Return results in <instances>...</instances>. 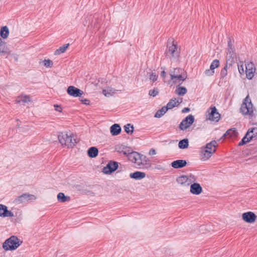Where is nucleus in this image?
Returning <instances> with one entry per match:
<instances>
[{"label":"nucleus","mask_w":257,"mask_h":257,"mask_svg":"<svg viewBox=\"0 0 257 257\" xmlns=\"http://www.w3.org/2000/svg\"><path fill=\"white\" fill-rule=\"evenodd\" d=\"M170 78L174 84L179 83V85L187 78V74L184 69L180 68H173L169 70Z\"/></svg>","instance_id":"f257e3e1"},{"label":"nucleus","mask_w":257,"mask_h":257,"mask_svg":"<svg viewBox=\"0 0 257 257\" xmlns=\"http://www.w3.org/2000/svg\"><path fill=\"white\" fill-rule=\"evenodd\" d=\"M57 199L60 202H65L69 201L70 198L69 196H65L63 193L60 192L57 195Z\"/></svg>","instance_id":"c756f323"},{"label":"nucleus","mask_w":257,"mask_h":257,"mask_svg":"<svg viewBox=\"0 0 257 257\" xmlns=\"http://www.w3.org/2000/svg\"><path fill=\"white\" fill-rule=\"evenodd\" d=\"M9 34V30L7 26H4L0 30V36L3 39L7 38Z\"/></svg>","instance_id":"cd10ccee"},{"label":"nucleus","mask_w":257,"mask_h":257,"mask_svg":"<svg viewBox=\"0 0 257 257\" xmlns=\"http://www.w3.org/2000/svg\"><path fill=\"white\" fill-rule=\"evenodd\" d=\"M204 73L207 76H212L214 74V70L209 68V69H206Z\"/></svg>","instance_id":"ea45409f"},{"label":"nucleus","mask_w":257,"mask_h":257,"mask_svg":"<svg viewBox=\"0 0 257 257\" xmlns=\"http://www.w3.org/2000/svg\"><path fill=\"white\" fill-rule=\"evenodd\" d=\"M207 119L209 120L218 122L220 118V114L218 112L217 108L215 106L210 107L207 110V113L206 115Z\"/></svg>","instance_id":"0eeeda50"},{"label":"nucleus","mask_w":257,"mask_h":257,"mask_svg":"<svg viewBox=\"0 0 257 257\" xmlns=\"http://www.w3.org/2000/svg\"><path fill=\"white\" fill-rule=\"evenodd\" d=\"M213 154L210 151H208L205 148H202L201 150V160L205 161L210 158Z\"/></svg>","instance_id":"393cba45"},{"label":"nucleus","mask_w":257,"mask_h":257,"mask_svg":"<svg viewBox=\"0 0 257 257\" xmlns=\"http://www.w3.org/2000/svg\"><path fill=\"white\" fill-rule=\"evenodd\" d=\"M44 64L46 67L51 68L52 67L53 63L51 60L48 59L44 61Z\"/></svg>","instance_id":"58836bf2"},{"label":"nucleus","mask_w":257,"mask_h":257,"mask_svg":"<svg viewBox=\"0 0 257 257\" xmlns=\"http://www.w3.org/2000/svg\"><path fill=\"white\" fill-rule=\"evenodd\" d=\"M190 111V108H188V107H185L182 110V112L183 113H185V112H188Z\"/></svg>","instance_id":"09e8293b"},{"label":"nucleus","mask_w":257,"mask_h":257,"mask_svg":"<svg viewBox=\"0 0 257 257\" xmlns=\"http://www.w3.org/2000/svg\"><path fill=\"white\" fill-rule=\"evenodd\" d=\"M182 99L181 98H172L167 103L166 107L168 109H172L175 107L176 106L178 105L180 103L182 102Z\"/></svg>","instance_id":"a211bd4d"},{"label":"nucleus","mask_w":257,"mask_h":257,"mask_svg":"<svg viewBox=\"0 0 257 257\" xmlns=\"http://www.w3.org/2000/svg\"><path fill=\"white\" fill-rule=\"evenodd\" d=\"M161 69H162L163 70L161 71V76L163 78H165V75H166V72L165 71V69L163 67H161Z\"/></svg>","instance_id":"a18cd8bd"},{"label":"nucleus","mask_w":257,"mask_h":257,"mask_svg":"<svg viewBox=\"0 0 257 257\" xmlns=\"http://www.w3.org/2000/svg\"><path fill=\"white\" fill-rule=\"evenodd\" d=\"M187 89L183 86L177 87L175 91V93L179 96H183L185 95L187 93Z\"/></svg>","instance_id":"7c9ffc66"},{"label":"nucleus","mask_w":257,"mask_h":257,"mask_svg":"<svg viewBox=\"0 0 257 257\" xmlns=\"http://www.w3.org/2000/svg\"><path fill=\"white\" fill-rule=\"evenodd\" d=\"M30 101V98L28 96H22L21 99L19 100V102H23L25 103H27Z\"/></svg>","instance_id":"a19ab883"},{"label":"nucleus","mask_w":257,"mask_h":257,"mask_svg":"<svg viewBox=\"0 0 257 257\" xmlns=\"http://www.w3.org/2000/svg\"><path fill=\"white\" fill-rule=\"evenodd\" d=\"M158 78V76L155 73H152L150 76V79L153 82L156 81Z\"/></svg>","instance_id":"79ce46f5"},{"label":"nucleus","mask_w":257,"mask_h":257,"mask_svg":"<svg viewBox=\"0 0 257 257\" xmlns=\"http://www.w3.org/2000/svg\"><path fill=\"white\" fill-rule=\"evenodd\" d=\"M219 61L217 59H215L212 62L210 66V68L211 69L214 70L215 68H217L219 66Z\"/></svg>","instance_id":"e433bc0d"},{"label":"nucleus","mask_w":257,"mask_h":257,"mask_svg":"<svg viewBox=\"0 0 257 257\" xmlns=\"http://www.w3.org/2000/svg\"><path fill=\"white\" fill-rule=\"evenodd\" d=\"M121 127L118 124L115 123L110 128V133L112 136H117L121 132Z\"/></svg>","instance_id":"412c9836"},{"label":"nucleus","mask_w":257,"mask_h":257,"mask_svg":"<svg viewBox=\"0 0 257 257\" xmlns=\"http://www.w3.org/2000/svg\"><path fill=\"white\" fill-rule=\"evenodd\" d=\"M187 162L184 160H177L172 162L171 166L175 169H180L185 167Z\"/></svg>","instance_id":"6ab92c4d"},{"label":"nucleus","mask_w":257,"mask_h":257,"mask_svg":"<svg viewBox=\"0 0 257 257\" xmlns=\"http://www.w3.org/2000/svg\"><path fill=\"white\" fill-rule=\"evenodd\" d=\"M257 135V128H249L246 132L245 136L243 137L241 141L238 143V146H242L247 143H248L253 138Z\"/></svg>","instance_id":"423d86ee"},{"label":"nucleus","mask_w":257,"mask_h":257,"mask_svg":"<svg viewBox=\"0 0 257 257\" xmlns=\"http://www.w3.org/2000/svg\"><path fill=\"white\" fill-rule=\"evenodd\" d=\"M54 107H55V109L56 111H58V112H61V111H62V108H61V106H60V105H58V104H55V105H54Z\"/></svg>","instance_id":"37998d69"},{"label":"nucleus","mask_w":257,"mask_h":257,"mask_svg":"<svg viewBox=\"0 0 257 257\" xmlns=\"http://www.w3.org/2000/svg\"><path fill=\"white\" fill-rule=\"evenodd\" d=\"M98 150L95 147H90L87 151V154L89 157L95 158L98 155Z\"/></svg>","instance_id":"bb28decb"},{"label":"nucleus","mask_w":257,"mask_h":257,"mask_svg":"<svg viewBox=\"0 0 257 257\" xmlns=\"http://www.w3.org/2000/svg\"><path fill=\"white\" fill-rule=\"evenodd\" d=\"M122 152L125 155L130 154V160L139 166H140L141 164L143 163V161H144L146 158L144 155H140V154L136 152H134L133 153H130L129 152L127 153L126 151H122Z\"/></svg>","instance_id":"6e6552de"},{"label":"nucleus","mask_w":257,"mask_h":257,"mask_svg":"<svg viewBox=\"0 0 257 257\" xmlns=\"http://www.w3.org/2000/svg\"><path fill=\"white\" fill-rule=\"evenodd\" d=\"M188 140L187 139H183L179 142L178 146L180 149H184L188 147Z\"/></svg>","instance_id":"72a5a7b5"},{"label":"nucleus","mask_w":257,"mask_h":257,"mask_svg":"<svg viewBox=\"0 0 257 257\" xmlns=\"http://www.w3.org/2000/svg\"><path fill=\"white\" fill-rule=\"evenodd\" d=\"M251 136H250L249 135H247V137H250Z\"/></svg>","instance_id":"8fccbe9b"},{"label":"nucleus","mask_w":257,"mask_h":257,"mask_svg":"<svg viewBox=\"0 0 257 257\" xmlns=\"http://www.w3.org/2000/svg\"><path fill=\"white\" fill-rule=\"evenodd\" d=\"M243 220L247 223H251L255 221L256 216L251 211L243 213L242 215Z\"/></svg>","instance_id":"f8f14e48"},{"label":"nucleus","mask_w":257,"mask_h":257,"mask_svg":"<svg viewBox=\"0 0 257 257\" xmlns=\"http://www.w3.org/2000/svg\"><path fill=\"white\" fill-rule=\"evenodd\" d=\"M227 51V55L230 58H233L234 56V48L230 38L228 41V48Z\"/></svg>","instance_id":"aec40b11"},{"label":"nucleus","mask_w":257,"mask_h":257,"mask_svg":"<svg viewBox=\"0 0 257 257\" xmlns=\"http://www.w3.org/2000/svg\"><path fill=\"white\" fill-rule=\"evenodd\" d=\"M69 46V44H66L63 45V46L60 47L58 49H57L54 53V54L57 55H60L61 53H64L67 49L68 48V46Z\"/></svg>","instance_id":"473e14b6"},{"label":"nucleus","mask_w":257,"mask_h":257,"mask_svg":"<svg viewBox=\"0 0 257 257\" xmlns=\"http://www.w3.org/2000/svg\"><path fill=\"white\" fill-rule=\"evenodd\" d=\"M168 110V109L166 106H163L156 112L154 116L157 118H160L167 112Z\"/></svg>","instance_id":"2f4dec72"},{"label":"nucleus","mask_w":257,"mask_h":257,"mask_svg":"<svg viewBox=\"0 0 257 257\" xmlns=\"http://www.w3.org/2000/svg\"><path fill=\"white\" fill-rule=\"evenodd\" d=\"M124 129L125 132L129 134H132L134 131V126L133 125H131L130 123H128L124 125Z\"/></svg>","instance_id":"f704fd0d"},{"label":"nucleus","mask_w":257,"mask_h":257,"mask_svg":"<svg viewBox=\"0 0 257 257\" xmlns=\"http://www.w3.org/2000/svg\"><path fill=\"white\" fill-rule=\"evenodd\" d=\"M146 176V173L142 172L140 171H136L133 173H131L130 174V177L131 178L136 179V180H141L143 179Z\"/></svg>","instance_id":"4be33fe9"},{"label":"nucleus","mask_w":257,"mask_h":257,"mask_svg":"<svg viewBox=\"0 0 257 257\" xmlns=\"http://www.w3.org/2000/svg\"><path fill=\"white\" fill-rule=\"evenodd\" d=\"M179 54L180 51L178 50L177 46L174 44V41L172 43L168 42L166 51V55L177 59L179 57Z\"/></svg>","instance_id":"39448f33"},{"label":"nucleus","mask_w":257,"mask_h":257,"mask_svg":"<svg viewBox=\"0 0 257 257\" xmlns=\"http://www.w3.org/2000/svg\"><path fill=\"white\" fill-rule=\"evenodd\" d=\"M245 73L246 78L248 79H251L254 76V73L255 71V68L252 63H249L245 65Z\"/></svg>","instance_id":"2eb2a0df"},{"label":"nucleus","mask_w":257,"mask_h":257,"mask_svg":"<svg viewBox=\"0 0 257 257\" xmlns=\"http://www.w3.org/2000/svg\"><path fill=\"white\" fill-rule=\"evenodd\" d=\"M67 91L68 94L75 97H80L83 93L82 91L73 86H69Z\"/></svg>","instance_id":"4468645a"},{"label":"nucleus","mask_w":257,"mask_h":257,"mask_svg":"<svg viewBox=\"0 0 257 257\" xmlns=\"http://www.w3.org/2000/svg\"><path fill=\"white\" fill-rule=\"evenodd\" d=\"M22 243V241L15 236H12L7 239L3 243V248L6 250H13L17 249Z\"/></svg>","instance_id":"7ed1b4c3"},{"label":"nucleus","mask_w":257,"mask_h":257,"mask_svg":"<svg viewBox=\"0 0 257 257\" xmlns=\"http://www.w3.org/2000/svg\"><path fill=\"white\" fill-rule=\"evenodd\" d=\"M238 69L239 72L241 74H242L244 73V68H243V66L242 65H238Z\"/></svg>","instance_id":"c03bdc74"},{"label":"nucleus","mask_w":257,"mask_h":257,"mask_svg":"<svg viewBox=\"0 0 257 257\" xmlns=\"http://www.w3.org/2000/svg\"><path fill=\"white\" fill-rule=\"evenodd\" d=\"M149 154L150 155H156V152L155 150L153 149V148L151 149L150 150V151H149Z\"/></svg>","instance_id":"49530a36"},{"label":"nucleus","mask_w":257,"mask_h":257,"mask_svg":"<svg viewBox=\"0 0 257 257\" xmlns=\"http://www.w3.org/2000/svg\"><path fill=\"white\" fill-rule=\"evenodd\" d=\"M36 197L35 195L29 193H24L14 200V203L17 204L26 203L30 201L36 200Z\"/></svg>","instance_id":"1a4fd4ad"},{"label":"nucleus","mask_w":257,"mask_h":257,"mask_svg":"<svg viewBox=\"0 0 257 257\" xmlns=\"http://www.w3.org/2000/svg\"><path fill=\"white\" fill-rule=\"evenodd\" d=\"M227 69H228V66L227 64L226 63L224 67L221 69L220 72V78H224L225 77L227 74Z\"/></svg>","instance_id":"c9c22d12"},{"label":"nucleus","mask_w":257,"mask_h":257,"mask_svg":"<svg viewBox=\"0 0 257 257\" xmlns=\"http://www.w3.org/2000/svg\"><path fill=\"white\" fill-rule=\"evenodd\" d=\"M194 121V116L192 114H190L186 116L181 122L179 128L181 131H185L189 127Z\"/></svg>","instance_id":"9d476101"},{"label":"nucleus","mask_w":257,"mask_h":257,"mask_svg":"<svg viewBox=\"0 0 257 257\" xmlns=\"http://www.w3.org/2000/svg\"><path fill=\"white\" fill-rule=\"evenodd\" d=\"M81 101L83 104H89V100L87 99H82Z\"/></svg>","instance_id":"de8ad7c7"},{"label":"nucleus","mask_w":257,"mask_h":257,"mask_svg":"<svg viewBox=\"0 0 257 257\" xmlns=\"http://www.w3.org/2000/svg\"><path fill=\"white\" fill-rule=\"evenodd\" d=\"M202 191V188L199 183H194L190 186V192L193 194L199 195Z\"/></svg>","instance_id":"f3484780"},{"label":"nucleus","mask_w":257,"mask_h":257,"mask_svg":"<svg viewBox=\"0 0 257 257\" xmlns=\"http://www.w3.org/2000/svg\"><path fill=\"white\" fill-rule=\"evenodd\" d=\"M11 54L6 43L0 38V56L7 57L8 55H11Z\"/></svg>","instance_id":"ddd939ff"},{"label":"nucleus","mask_w":257,"mask_h":257,"mask_svg":"<svg viewBox=\"0 0 257 257\" xmlns=\"http://www.w3.org/2000/svg\"><path fill=\"white\" fill-rule=\"evenodd\" d=\"M116 90L114 88L108 87L105 89H103L102 93L106 97H109L115 94Z\"/></svg>","instance_id":"a878e982"},{"label":"nucleus","mask_w":257,"mask_h":257,"mask_svg":"<svg viewBox=\"0 0 257 257\" xmlns=\"http://www.w3.org/2000/svg\"><path fill=\"white\" fill-rule=\"evenodd\" d=\"M14 213L8 209V207L0 204V216L2 217H13Z\"/></svg>","instance_id":"dca6fc26"},{"label":"nucleus","mask_w":257,"mask_h":257,"mask_svg":"<svg viewBox=\"0 0 257 257\" xmlns=\"http://www.w3.org/2000/svg\"><path fill=\"white\" fill-rule=\"evenodd\" d=\"M177 182L178 184L181 185H189L190 184V180L189 179L187 176L182 175L177 179Z\"/></svg>","instance_id":"b1692460"},{"label":"nucleus","mask_w":257,"mask_h":257,"mask_svg":"<svg viewBox=\"0 0 257 257\" xmlns=\"http://www.w3.org/2000/svg\"><path fill=\"white\" fill-rule=\"evenodd\" d=\"M240 110L243 115H248L249 116L253 115V105L248 95H247L243 100Z\"/></svg>","instance_id":"f03ea898"},{"label":"nucleus","mask_w":257,"mask_h":257,"mask_svg":"<svg viewBox=\"0 0 257 257\" xmlns=\"http://www.w3.org/2000/svg\"><path fill=\"white\" fill-rule=\"evenodd\" d=\"M237 132L235 128H232L228 130L222 136V138L228 136L229 137H234L237 135Z\"/></svg>","instance_id":"c85d7f7f"},{"label":"nucleus","mask_w":257,"mask_h":257,"mask_svg":"<svg viewBox=\"0 0 257 257\" xmlns=\"http://www.w3.org/2000/svg\"><path fill=\"white\" fill-rule=\"evenodd\" d=\"M159 89L157 88H154L153 89H151L149 91V95L152 97H155L159 94Z\"/></svg>","instance_id":"4c0bfd02"},{"label":"nucleus","mask_w":257,"mask_h":257,"mask_svg":"<svg viewBox=\"0 0 257 257\" xmlns=\"http://www.w3.org/2000/svg\"><path fill=\"white\" fill-rule=\"evenodd\" d=\"M58 140L62 146H67L68 148H72L77 143L76 140L73 139L71 135L61 133L58 136Z\"/></svg>","instance_id":"20e7f679"},{"label":"nucleus","mask_w":257,"mask_h":257,"mask_svg":"<svg viewBox=\"0 0 257 257\" xmlns=\"http://www.w3.org/2000/svg\"><path fill=\"white\" fill-rule=\"evenodd\" d=\"M118 167V164L117 162L110 161L108 163L106 166L103 168L102 172L105 174H110L116 171Z\"/></svg>","instance_id":"9b49d317"},{"label":"nucleus","mask_w":257,"mask_h":257,"mask_svg":"<svg viewBox=\"0 0 257 257\" xmlns=\"http://www.w3.org/2000/svg\"><path fill=\"white\" fill-rule=\"evenodd\" d=\"M217 146V142L216 141H212L209 143H207L205 147V149L208 151H211L213 154L216 151V147Z\"/></svg>","instance_id":"5701e85b"}]
</instances>
